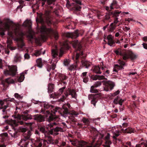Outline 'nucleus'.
I'll return each mask as SVG.
<instances>
[{
  "label": "nucleus",
  "mask_w": 147,
  "mask_h": 147,
  "mask_svg": "<svg viewBox=\"0 0 147 147\" xmlns=\"http://www.w3.org/2000/svg\"><path fill=\"white\" fill-rule=\"evenodd\" d=\"M25 77L24 73H21L20 76L19 77L18 81L19 82H22L24 79Z\"/></svg>",
  "instance_id": "38"
},
{
  "label": "nucleus",
  "mask_w": 147,
  "mask_h": 147,
  "mask_svg": "<svg viewBox=\"0 0 147 147\" xmlns=\"http://www.w3.org/2000/svg\"><path fill=\"white\" fill-rule=\"evenodd\" d=\"M66 87L64 86L62 88H60L58 91L57 93H55V95L56 96L61 95L63 92L65 88Z\"/></svg>",
  "instance_id": "36"
},
{
  "label": "nucleus",
  "mask_w": 147,
  "mask_h": 147,
  "mask_svg": "<svg viewBox=\"0 0 147 147\" xmlns=\"http://www.w3.org/2000/svg\"><path fill=\"white\" fill-rule=\"evenodd\" d=\"M16 105V110L18 109H20L23 106L22 103L21 102H19L18 103V105H17V104Z\"/></svg>",
  "instance_id": "42"
},
{
  "label": "nucleus",
  "mask_w": 147,
  "mask_h": 147,
  "mask_svg": "<svg viewBox=\"0 0 147 147\" xmlns=\"http://www.w3.org/2000/svg\"><path fill=\"white\" fill-rule=\"evenodd\" d=\"M119 64L115 65L113 71L117 72L118 70L123 69V67L125 65V63L123 61L119 59L118 61Z\"/></svg>",
  "instance_id": "7"
},
{
  "label": "nucleus",
  "mask_w": 147,
  "mask_h": 147,
  "mask_svg": "<svg viewBox=\"0 0 147 147\" xmlns=\"http://www.w3.org/2000/svg\"><path fill=\"white\" fill-rule=\"evenodd\" d=\"M116 25H114L113 24V23H111L110 26L109 28V30L111 32H112L113 30H114L116 28Z\"/></svg>",
  "instance_id": "40"
},
{
  "label": "nucleus",
  "mask_w": 147,
  "mask_h": 147,
  "mask_svg": "<svg viewBox=\"0 0 147 147\" xmlns=\"http://www.w3.org/2000/svg\"><path fill=\"white\" fill-rule=\"evenodd\" d=\"M9 122V124L12 127L17 126L18 125V123L15 120H11Z\"/></svg>",
  "instance_id": "35"
},
{
  "label": "nucleus",
  "mask_w": 147,
  "mask_h": 147,
  "mask_svg": "<svg viewBox=\"0 0 147 147\" xmlns=\"http://www.w3.org/2000/svg\"><path fill=\"white\" fill-rule=\"evenodd\" d=\"M69 92V95L71 96L72 98L73 99L72 100L74 101H76L77 100V94L76 91L73 89H68Z\"/></svg>",
  "instance_id": "14"
},
{
  "label": "nucleus",
  "mask_w": 147,
  "mask_h": 147,
  "mask_svg": "<svg viewBox=\"0 0 147 147\" xmlns=\"http://www.w3.org/2000/svg\"><path fill=\"white\" fill-rule=\"evenodd\" d=\"M65 95L66 97L64 95L62 96V97L59 99V101H63L65 100V98L68 95V94L66 93L65 94Z\"/></svg>",
  "instance_id": "52"
},
{
  "label": "nucleus",
  "mask_w": 147,
  "mask_h": 147,
  "mask_svg": "<svg viewBox=\"0 0 147 147\" xmlns=\"http://www.w3.org/2000/svg\"><path fill=\"white\" fill-rule=\"evenodd\" d=\"M63 63L65 66L68 67V69L71 71L74 68V66L73 65L70 64V60L69 59L64 60Z\"/></svg>",
  "instance_id": "17"
},
{
  "label": "nucleus",
  "mask_w": 147,
  "mask_h": 147,
  "mask_svg": "<svg viewBox=\"0 0 147 147\" xmlns=\"http://www.w3.org/2000/svg\"><path fill=\"white\" fill-rule=\"evenodd\" d=\"M121 131L123 133H131L134 132V130L133 129L130 127H128L127 128L122 129Z\"/></svg>",
  "instance_id": "25"
},
{
  "label": "nucleus",
  "mask_w": 147,
  "mask_h": 147,
  "mask_svg": "<svg viewBox=\"0 0 147 147\" xmlns=\"http://www.w3.org/2000/svg\"><path fill=\"white\" fill-rule=\"evenodd\" d=\"M54 88V85L53 84H49L48 86V92L49 93L52 92Z\"/></svg>",
  "instance_id": "34"
},
{
  "label": "nucleus",
  "mask_w": 147,
  "mask_h": 147,
  "mask_svg": "<svg viewBox=\"0 0 147 147\" xmlns=\"http://www.w3.org/2000/svg\"><path fill=\"white\" fill-rule=\"evenodd\" d=\"M79 147H92V145L86 142H82L79 144Z\"/></svg>",
  "instance_id": "23"
},
{
  "label": "nucleus",
  "mask_w": 147,
  "mask_h": 147,
  "mask_svg": "<svg viewBox=\"0 0 147 147\" xmlns=\"http://www.w3.org/2000/svg\"><path fill=\"white\" fill-rule=\"evenodd\" d=\"M51 11L50 10H46L45 11V15H43L42 13H40L38 15V17L36 19V21L37 22L42 23L44 21V18L45 16H48L50 13Z\"/></svg>",
  "instance_id": "8"
},
{
  "label": "nucleus",
  "mask_w": 147,
  "mask_h": 147,
  "mask_svg": "<svg viewBox=\"0 0 147 147\" xmlns=\"http://www.w3.org/2000/svg\"><path fill=\"white\" fill-rule=\"evenodd\" d=\"M63 131V130L62 128L57 127L54 129H51L49 131V133L51 134L56 135L58 134V132H62Z\"/></svg>",
  "instance_id": "12"
},
{
  "label": "nucleus",
  "mask_w": 147,
  "mask_h": 147,
  "mask_svg": "<svg viewBox=\"0 0 147 147\" xmlns=\"http://www.w3.org/2000/svg\"><path fill=\"white\" fill-rule=\"evenodd\" d=\"M90 92L92 93H95L97 92L98 91L96 89L95 87L92 86L91 87Z\"/></svg>",
  "instance_id": "44"
},
{
  "label": "nucleus",
  "mask_w": 147,
  "mask_h": 147,
  "mask_svg": "<svg viewBox=\"0 0 147 147\" xmlns=\"http://www.w3.org/2000/svg\"><path fill=\"white\" fill-rule=\"evenodd\" d=\"M62 110L64 113L65 114H67L68 113V109L65 108L64 106H63V109Z\"/></svg>",
  "instance_id": "49"
},
{
  "label": "nucleus",
  "mask_w": 147,
  "mask_h": 147,
  "mask_svg": "<svg viewBox=\"0 0 147 147\" xmlns=\"http://www.w3.org/2000/svg\"><path fill=\"white\" fill-rule=\"evenodd\" d=\"M73 1L76 2V4L73 3L70 4L69 1H67L66 4L67 7L68 8H69L70 6H73V10L76 11H80L81 8L80 5H82L81 1L80 0H73Z\"/></svg>",
  "instance_id": "5"
},
{
  "label": "nucleus",
  "mask_w": 147,
  "mask_h": 147,
  "mask_svg": "<svg viewBox=\"0 0 147 147\" xmlns=\"http://www.w3.org/2000/svg\"><path fill=\"white\" fill-rule=\"evenodd\" d=\"M87 73V72H83L82 73L81 76H82V78H86Z\"/></svg>",
  "instance_id": "64"
},
{
  "label": "nucleus",
  "mask_w": 147,
  "mask_h": 147,
  "mask_svg": "<svg viewBox=\"0 0 147 147\" xmlns=\"http://www.w3.org/2000/svg\"><path fill=\"white\" fill-rule=\"evenodd\" d=\"M73 47L76 49L78 51H80L82 48L81 44L78 42V40H75L72 43Z\"/></svg>",
  "instance_id": "15"
},
{
  "label": "nucleus",
  "mask_w": 147,
  "mask_h": 147,
  "mask_svg": "<svg viewBox=\"0 0 147 147\" xmlns=\"http://www.w3.org/2000/svg\"><path fill=\"white\" fill-rule=\"evenodd\" d=\"M97 96V94H91L89 95L88 96L89 100H91V103L94 107L95 106L96 104L98 101L97 99H96V96Z\"/></svg>",
  "instance_id": "11"
},
{
  "label": "nucleus",
  "mask_w": 147,
  "mask_h": 147,
  "mask_svg": "<svg viewBox=\"0 0 147 147\" xmlns=\"http://www.w3.org/2000/svg\"><path fill=\"white\" fill-rule=\"evenodd\" d=\"M81 63L83 66H85L86 68H88L90 65V63L85 60H82Z\"/></svg>",
  "instance_id": "26"
},
{
  "label": "nucleus",
  "mask_w": 147,
  "mask_h": 147,
  "mask_svg": "<svg viewBox=\"0 0 147 147\" xmlns=\"http://www.w3.org/2000/svg\"><path fill=\"white\" fill-rule=\"evenodd\" d=\"M4 104V102L2 100H0V104L1 105V107H0V110H2L3 112V114H6L7 113V111L6 110V109L8 107V106L7 105L3 106V104Z\"/></svg>",
  "instance_id": "18"
},
{
  "label": "nucleus",
  "mask_w": 147,
  "mask_h": 147,
  "mask_svg": "<svg viewBox=\"0 0 147 147\" xmlns=\"http://www.w3.org/2000/svg\"><path fill=\"white\" fill-rule=\"evenodd\" d=\"M58 124V123L54 122L53 123H51L48 124L47 127V129H50L51 130L52 129L51 128L54 127L55 125H57Z\"/></svg>",
  "instance_id": "37"
},
{
  "label": "nucleus",
  "mask_w": 147,
  "mask_h": 147,
  "mask_svg": "<svg viewBox=\"0 0 147 147\" xmlns=\"http://www.w3.org/2000/svg\"><path fill=\"white\" fill-rule=\"evenodd\" d=\"M119 131L118 130H116L113 132V138L115 139L116 137L118 136L119 135Z\"/></svg>",
  "instance_id": "39"
},
{
  "label": "nucleus",
  "mask_w": 147,
  "mask_h": 147,
  "mask_svg": "<svg viewBox=\"0 0 147 147\" xmlns=\"http://www.w3.org/2000/svg\"><path fill=\"white\" fill-rule=\"evenodd\" d=\"M124 101V100H122L117 96L114 99L113 102L115 104H119L121 106L122 105V103Z\"/></svg>",
  "instance_id": "21"
},
{
  "label": "nucleus",
  "mask_w": 147,
  "mask_h": 147,
  "mask_svg": "<svg viewBox=\"0 0 147 147\" xmlns=\"http://www.w3.org/2000/svg\"><path fill=\"white\" fill-rule=\"evenodd\" d=\"M120 11H115L111 13V14L113 16L118 17L119 16V14L121 13Z\"/></svg>",
  "instance_id": "43"
},
{
  "label": "nucleus",
  "mask_w": 147,
  "mask_h": 147,
  "mask_svg": "<svg viewBox=\"0 0 147 147\" xmlns=\"http://www.w3.org/2000/svg\"><path fill=\"white\" fill-rule=\"evenodd\" d=\"M101 84V83L100 81H98L95 83L94 86L96 87H97L100 86Z\"/></svg>",
  "instance_id": "55"
},
{
  "label": "nucleus",
  "mask_w": 147,
  "mask_h": 147,
  "mask_svg": "<svg viewBox=\"0 0 147 147\" xmlns=\"http://www.w3.org/2000/svg\"><path fill=\"white\" fill-rule=\"evenodd\" d=\"M98 75H93L92 76L91 78L93 80H98Z\"/></svg>",
  "instance_id": "56"
},
{
  "label": "nucleus",
  "mask_w": 147,
  "mask_h": 147,
  "mask_svg": "<svg viewBox=\"0 0 147 147\" xmlns=\"http://www.w3.org/2000/svg\"><path fill=\"white\" fill-rule=\"evenodd\" d=\"M92 70L94 73L96 74H101L102 73L100 71V67L98 66H94V69Z\"/></svg>",
  "instance_id": "27"
},
{
  "label": "nucleus",
  "mask_w": 147,
  "mask_h": 147,
  "mask_svg": "<svg viewBox=\"0 0 147 147\" xmlns=\"http://www.w3.org/2000/svg\"><path fill=\"white\" fill-rule=\"evenodd\" d=\"M40 131L42 133L45 134L46 132L45 128L43 127H40L39 129Z\"/></svg>",
  "instance_id": "59"
},
{
  "label": "nucleus",
  "mask_w": 147,
  "mask_h": 147,
  "mask_svg": "<svg viewBox=\"0 0 147 147\" xmlns=\"http://www.w3.org/2000/svg\"><path fill=\"white\" fill-rule=\"evenodd\" d=\"M108 44L111 47L113 46V45L115 43V42L113 39L111 40H108Z\"/></svg>",
  "instance_id": "47"
},
{
  "label": "nucleus",
  "mask_w": 147,
  "mask_h": 147,
  "mask_svg": "<svg viewBox=\"0 0 147 147\" xmlns=\"http://www.w3.org/2000/svg\"><path fill=\"white\" fill-rule=\"evenodd\" d=\"M63 47H61L60 49V53L59 55V57H61L62 56L64 53V48L66 49H69V46L67 43L65 42L63 44Z\"/></svg>",
  "instance_id": "16"
},
{
  "label": "nucleus",
  "mask_w": 147,
  "mask_h": 147,
  "mask_svg": "<svg viewBox=\"0 0 147 147\" xmlns=\"http://www.w3.org/2000/svg\"><path fill=\"white\" fill-rule=\"evenodd\" d=\"M20 129L22 132H25L24 135V138L22 139L20 142V144H22L23 146H24L25 147H27V145L28 144V142L27 141L29 139L31 135V132L30 130H28L26 131V128L25 127H20Z\"/></svg>",
  "instance_id": "3"
},
{
  "label": "nucleus",
  "mask_w": 147,
  "mask_h": 147,
  "mask_svg": "<svg viewBox=\"0 0 147 147\" xmlns=\"http://www.w3.org/2000/svg\"><path fill=\"white\" fill-rule=\"evenodd\" d=\"M42 50V49H41L39 50H37L35 51V53L34 54V55H35V56H36V57L39 56L42 53L41 52Z\"/></svg>",
  "instance_id": "45"
},
{
  "label": "nucleus",
  "mask_w": 147,
  "mask_h": 147,
  "mask_svg": "<svg viewBox=\"0 0 147 147\" xmlns=\"http://www.w3.org/2000/svg\"><path fill=\"white\" fill-rule=\"evenodd\" d=\"M42 105H43V107L45 109L50 108L51 109L52 108H53V106L49 105L47 102H43L42 103Z\"/></svg>",
  "instance_id": "32"
},
{
  "label": "nucleus",
  "mask_w": 147,
  "mask_h": 147,
  "mask_svg": "<svg viewBox=\"0 0 147 147\" xmlns=\"http://www.w3.org/2000/svg\"><path fill=\"white\" fill-rule=\"evenodd\" d=\"M5 82L8 84H13L14 82L13 80L10 78H7L5 79Z\"/></svg>",
  "instance_id": "41"
},
{
  "label": "nucleus",
  "mask_w": 147,
  "mask_h": 147,
  "mask_svg": "<svg viewBox=\"0 0 147 147\" xmlns=\"http://www.w3.org/2000/svg\"><path fill=\"white\" fill-rule=\"evenodd\" d=\"M8 48L10 49L11 51L14 50L16 49V47H12L11 46H9Z\"/></svg>",
  "instance_id": "63"
},
{
  "label": "nucleus",
  "mask_w": 147,
  "mask_h": 147,
  "mask_svg": "<svg viewBox=\"0 0 147 147\" xmlns=\"http://www.w3.org/2000/svg\"><path fill=\"white\" fill-rule=\"evenodd\" d=\"M119 22V21L118 20V18H117V17H116L115 18L114 22L113 23V24L114 25H116V24L118 22Z\"/></svg>",
  "instance_id": "60"
},
{
  "label": "nucleus",
  "mask_w": 147,
  "mask_h": 147,
  "mask_svg": "<svg viewBox=\"0 0 147 147\" xmlns=\"http://www.w3.org/2000/svg\"><path fill=\"white\" fill-rule=\"evenodd\" d=\"M58 53V50L57 49H53L51 51V54L53 58L56 57Z\"/></svg>",
  "instance_id": "28"
},
{
  "label": "nucleus",
  "mask_w": 147,
  "mask_h": 147,
  "mask_svg": "<svg viewBox=\"0 0 147 147\" xmlns=\"http://www.w3.org/2000/svg\"><path fill=\"white\" fill-rule=\"evenodd\" d=\"M20 25L19 24H15L8 18H5L0 20V34L3 36L5 34L6 31L8 32L7 34L11 37L13 36V32L16 35L13 40L16 42L19 48H22L24 46L23 37L24 34L20 29Z\"/></svg>",
  "instance_id": "1"
},
{
  "label": "nucleus",
  "mask_w": 147,
  "mask_h": 147,
  "mask_svg": "<svg viewBox=\"0 0 147 147\" xmlns=\"http://www.w3.org/2000/svg\"><path fill=\"white\" fill-rule=\"evenodd\" d=\"M120 93V91L119 90H117L116 92L111 94V96H112L115 97V96L118 95Z\"/></svg>",
  "instance_id": "57"
},
{
  "label": "nucleus",
  "mask_w": 147,
  "mask_h": 147,
  "mask_svg": "<svg viewBox=\"0 0 147 147\" xmlns=\"http://www.w3.org/2000/svg\"><path fill=\"white\" fill-rule=\"evenodd\" d=\"M106 84L107 86H108L111 90L115 86L114 83L110 81H109L107 82Z\"/></svg>",
  "instance_id": "29"
},
{
  "label": "nucleus",
  "mask_w": 147,
  "mask_h": 147,
  "mask_svg": "<svg viewBox=\"0 0 147 147\" xmlns=\"http://www.w3.org/2000/svg\"><path fill=\"white\" fill-rule=\"evenodd\" d=\"M117 5L118 3L117 1H116L113 0L110 5V9H114V7L117 8Z\"/></svg>",
  "instance_id": "30"
},
{
  "label": "nucleus",
  "mask_w": 147,
  "mask_h": 147,
  "mask_svg": "<svg viewBox=\"0 0 147 147\" xmlns=\"http://www.w3.org/2000/svg\"><path fill=\"white\" fill-rule=\"evenodd\" d=\"M15 117L17 118L20 119H22L24 121H26L28 120L27 118V116L26 115H18L17 117Z\"/></svg>",
  "instance_id": "33"
},
{
  "label": "nucleus",
  "mask_w": 147,
  "mask_h": 147,
  "mask_svg": "<svg viewBox=\"0 0 147 147\" xmlns=\"http://www.w3.org/2000/svg\"><path fill=\"white\" fill-rule=\"evenodd\" d=\"M29 32L30 34L28 36V37L30 39H33V35L32 34V31L31 30H29Z\"/></svg>",
  "instance_id": "50"
},
{
  "label": "nucleus",
  "mask_w": 147,
  "mask_h": 147,
  "mask_svg": "<svg viewBox=\"0 0 147 147\" xmlns=\"http://www.w3.org/2000/svg\"><path fill=\"white\" fill-rule=\"evenodd\" d=\"M60 109L59 107H56L55 109H51V113L49 110H47L45 111L44 113L45 114V116L47 118V120L49 121L53 120L55 119L56 120L55 118L54 115L56 112H59V109Z\"/></svg>",
  "instance_id": "4"
},
{
  "label": "nucleus",
  "mask_w": 147,
  "mask_h": 147,
  "mask_svg": "<svg viewBox=\"0 0 147 147\" xmlns=\"http://www.w3.org/2000/svg\"><path fill=\"white\" fill-rule=\"evenodd\" d=\"M105 79H106L105 77L102 75V76H99L98 75V80H102Z\"/></svg>",
  "instance_id": "62"
},
{
  "label": "nucleus",
  "mask_w": 147,
  "mask_h": 147,
  "mask_svg": "<svg viewBox=\"0 0 147 147\" xmlns=\"http://www.w3.org/2000/svg\"><path fill=\"white\" fill-rule=\"evenodd\" d=\"M36 65L39 68H41L42 66V60L41 58L37 59L36 60Z\"/></svg>",
  "instance_id": "31"
},
{
  "label": "nucleus",
  "mask_w": 147,
  "mask_h": 147,
  "mask_svg": "<svg viewBox=\"0 0 147 147\" xmlns=\"http://www.w3.org/2000/svg\"><path fill=\"white\" fill-rule=\"evenodd\" d=\"M34 119L39 122H42L44 121V117L40 114L34 115Z\"/></svg>",
  "instance_id": "19"
},
{
  "label": "nucleus",
  "mask_w": 147,
  "mask_h": 147,
  "mask_svg": "<svg viewBox=\"0 0 147 147\" xmlns=\"http://www.w3.org/2000/svg\"><path fill=\"white\" fill-rule=\"evenodd\" d=\"M17 71V67L15 66H8V69L4 71V74L6 76H14Z\"/></svg>",
  "instance_id": "6"
},
{
  "label": "nucleus",
  "mask_w": 147,
  "mask_h": 147,
  "mask_svg": "<svg viewBox=\"0 0 147 147\" xmlns=\"http://www.w3.org/2000/svg\"><path fill=\"white\" fill-rule=\"evenodd\" d=\"M9 134L12 137H13L14 138H16L18 136L17 132H16L14 131V132L12 133H9Z\"/></svg>",
  "instance_id": "48"
},
{
  "label": "nucleus",
  "mask_w": 147,
  "mask_h": 147,
  "mask_svg": "<svg viewBox=\"0 0 147 147\" xmlns=\"http://www.w3.org/2000/svg\"><path fill=\"white\" fill-rule=\"evenodd\" d=\"M21 59L22 57L21 55L17 53L14 57L13 62L15 63L20 62L21 61Z\"/></svg>",
  "instance_id": "22"
},
{
  "label": "nucleus",
  "mask_w": 147,
  "mask_h": 147,
  "mask_svg": "<svg viewBox=\"0 0 147 147\" xmlns=\"http://www.w3.org/2000/svg\"><path fill=\"white\" fill-rule=\"evenodd\" d=\"M40 32L41 35L39 39L40 40H45L47 39L49 33L53 36L55 40H57L58 38V35L56 31L53 30L50 28H47L44 25H42L41 27Z\"/></svg>",
  "instance_id": "2"
},
{
  "label": "nucleus",
  "mask_w": 147,
  "mask_h": 147,
  "mask_svg": "<svg viewBox=\"0 0 147 147\" xmlns=\"http://www.w3.org/2000/svg\"><path fill=\"white\" fill-rule=\"evenodd\" d=\"M12 43V42L11 40H10L8 39L7 41V48L9 47V46H11V45Z\"/></svg>",
  "instance_id": "58"
},
{
  "label": "nucleus",
  "mask_w": 147,
  "mask_h": 147,
  "mask_svg": "<svg viewBox=\"0 0 147 147\" xmlns=\"http://www.w3.org/2000/svg\"><path fill=\"white\" fill-rule=\"evenodd\" d=\"M65 36L67 37L75 38L78 36L79 34L78 33V31L76 30L73 33H66Z\"/></svg>",
  "instance_id": "13"
},
{
  "label": "nucleus",
  "mask_w": 147,
  "mask_h": 147,
  "mask_svg": "<svg viewBox=\"0 0 147 147\" xmlns=\"http://www.w3.org/2000/svg\"><path fill=\"white\" fill-rule=\"evenodd\" d=\"M115 53L117 55H119L123 57V54L125 53V52L121 51H119L118 50H116L115 51Z\"/></svg>",
  "instance_id": "46"
},
{
  "label": "nucleus",
  "mask_w": 147,
  "mask_h": 147,
  "mask_svg": "<svg viewBox=\"0 0 147 147\" xmlns=\"http://www.w3.org/2000/svg\"><path fill=\"white\" fill-rule=\"evenodd\" d=\"M111 144V142L109 140H107L105 143V146L106 147H110V145Z\"/></svg>",
  "instance_id": "54"
},
{
  "label": "nucleus",
  "mask_w": 147,
  "mask_h": 147,
  "mask_svg": "<svg viewBox=\"0 0 147 147\" xmlns=\"http://www.w3.org/2000/svg\"><path fill=\"white\" fill-rule=\"evenodd\" d=\"M25 59H28L30 58V55L28 53H26L24 55Z\"/></svg>",
  "instance_id": "61"
},
{
  "label": "nucleus",
  "mask_w": 147,
  "mask_h": 147,
  "mask_svg": "<svg viewBox=\"0 0 147 147\" xmlns=\"http://www.w3.org/2000/svg\"><path fill=\"white\" fill-rule=\"evenodd\" d=\"M14 96L16 98L19 99L22 98V96H21L17 93H16L14 94Z\"/></svg>",
  "instance_id": "51"
},
{
  "label": "nucleus",
  "mask_w": 147,
  "mask_h": 147,
  "mask_svg": "<svg viewBox=\"0 0 147 147\" xmlns=\"http://www.w3.org/2000/svg\"><path fill=\"white\" fill-rule=\"evenodd\" d=\"M42 142H47V141L46 140L41 139L37 138L35 142L30 145L31 147H41L42 145Z\"/></svg>",
  "instance_id": "10"
},
{
  "label": "nucleus",
  "mask_w": 147,
  "mask_h": 147,
  "mask_svg": "<svg viewBox=\"0 0 147 147\" xmlns=\"http://www.w3.org/2000/svg\"><path fill=\"white\" fill-rule=\"evenodd\" d=\"M94 137L93 138V142H94V140L96 138L97 136L99 135L100 137L101 138H102L103 136V134L100 133L96 130L94 131Z\"/></svg>",
  "instance_id": "24"
},
{
  "label": "nucleus",
  "mask_w": 147,
  "mask_h": 147,
  "mask_svg": "<svg viewBox=\"0 0 147 147\" xmlns=\"http://www.w3.org/2000/svg\"><path fill=\"white\" fill-rule=\"evenodd\" d=\"M31 25L32 23L31 20H27L23 23L22 26L27 27L28 28L29 30H31Z\"/></svg>",
  "instance_id": "20"
},
{
  "label": "nucleus",
  "mask_w": 147,
  "mask_h": 147,
  "mask_svg": "<svg viewBox=\"0 0 147 147\" xmlns=\"http://www.w3.org/2000/svg\"><path fill=\"white\" fill-rule=\"evenodd\" d=\"M65 95L66 97L64 95L62 96V97L59 99V101H63L65 100V98L68 95V94L66 93L65 94Z\"/></svg>",
  "instance_id": "53"
},
{
  "label": "nucleus",
  "mask_w": 147,
  "mask_h": 147,
  "mask_svg": "<svg viewBox=\"0 0 147 147\" xmlns=\"http://www.w3.org/2000/svg\"><path fill=\"white\" fill-rule=\"evenodd\" d=\"M123 54V59L124 60L129 58L133 60L136 59L137 57V55L131 52H125V53Z\"/></svg>",
  "instance_id": "9"
}]
</instances>
